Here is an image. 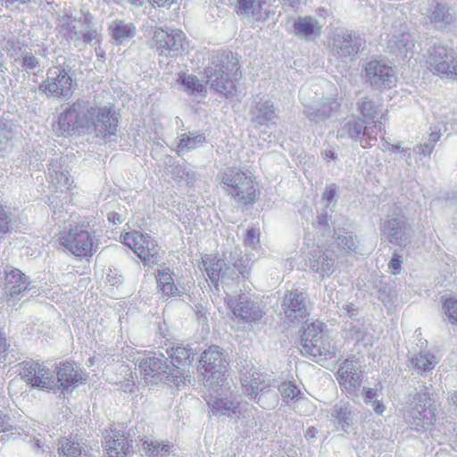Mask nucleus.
Masks as SVG:
<instances>
[{
    "label": "nucleus",
    "mask_w": 457,
    "mask_h": 457,
    "mask_svg": "<svg viewBox=\"0 0 457 457\" xmlns=\"http://www.w3.org/2000/svg\"><path fill=\"white\" fill-rule=\"evenodd\" d=\"M11 213L0 204V233L6 234L12 231Z\"/></svg>",
    "instance_id": "obj_39"
},
{
    "label": "nucleus",
    "mask_w": 457,
    "mask_h": 457,
    "mask_svg": "<svg viewBox=\"0 0 457 457\" xmlns=\"http://www.w3.org/2000/svg\"><path fill=\"white\" fill-rule=\"evenodd\" d=\"M401 263H402V262L400 261L398 255H395L391 259V261L389 262V269H390V271L392 274L396 275V274L400 273Z\"/></svg>",
    "instance_id": "obj_48"
},
{
    "label": "nucleus",
    "mask_w": 457,
    "mask_h": 457,
    "mask_svg": "<svg viewBox=\"0 0 457 457\" xmlns=\"http://www.w3.org/2000/svg\"><path fill=\"white\" fill-rule=\"evenodd\" d=\"M138 370L146 384L156 385L162 380L167 374L168 366L164 361V355L161 357L151 356L138 361Z\"/></svg>",
    "instance_id": "obj_19"
},
{
    "label": "nucleus",
    "mask_w": 457,
    "mask_h": 457,
    "mask_svg": "<svg viewBox=\"0 0 457 457\" xmlns=\"http://www.w3.org/2000/svg\"><path fill=\"white\" fill-rule=\"evenodd\" d=\"M64 439H71L72 442L78 444V445H79V443L75 441L74 439H72L71 437H63L62 438L61 440H59V443H58V450L60 449L61 447V442ZM79 448H81L80 446H79ZM80 451L82 452V449H80ZM82 454V453H80ZM78 457H91V455H87V453H85V456H81V455H79Z\"/></svg>",
    "instance_id": "obj_57"
},
{
    "label": "nucleus",
    "mask_w": 457,
    "mask_h": 457,
    "mask_svg": "<svg viewBox=\"0 0 457 457\" xmlns=\"http://www.w3.org/2000/svg\"><path fill=\"white\" fill-rule=\"evenodd\" d=\"M429 70L439 77L457 79V52L445 46H435L428 57Z\"/></svg>",
    "instance_id": "obj_12"
},
{
    "label": "nucleus",
    "mask_w": 457,
    "mask_h": 457,
    "mask_svg": "<svg viewBox=\"0 0 457 457\" xmlns=\"http://www.w3.org/2000/svg\"><path fill=\"white\" fill-rule=\"evenodd\" d=\"M170 367L165 377L168 386L180 390L191 378L194 354L183 346H173L167 351Z\"/></svg>",
    "instance_id": "obj_8"
},
{
    "label": "nucleus",
    "mask_w": 457,
    "mask_h": 457,
    "mask_svg": "<svg viewBox=\"0 0 457 457\" xmlns=\"http://www.w3.org/2000/svg\"><path fill=\"white\" fill-rule=\"evenodd\" d=\"M150 46L160 55L175 57L186 53L188 40L181 29L156 28L153 32Z\"/></svg>",
    "instance_id": "obj_9"
},
{
    "label": "nucleus",
    "mask_w": 457,
    "mask_h": 457,
    "mask_svg": "<svg viewBox=\"0 0 457 457\" xmlns=\"http://www.w3.org/2000/svg\"><path fill=\"white\" fill-rule=\"evenodd\" d=\"M293 29L295 36L313 40L321 34L322 26L312 16H303L295 21Z\"/></svg>",
    "instance_id": "obj_25"
},
{
    "label": "nucleus",
    "mask_w": 457,
    "mask_h": 457,
    "mask_svg": "<svg viewBox=\"0 0 457 457\" xmlns=\"http://www.w3.org/2000/svg\"><path fill=\"white\" fill-rule=\"evenodd\" d=\"M109 221L115 223L116 221H120V217L116 212H111L108 215Z\"/></svg>",
    "instance_id": "obj_56"
},
{
    "label": "nucleus",
    "mask_w": 457,
    "mask_h": 457,
    "mask_svg": "<svg viewBox=\"0 0 457 457\" xmlns=\"http://www.w3.org/2000/svg\"><path fill=\"white\" fill-rule=\"evenodd\" d=\"M225 357L220 347L212 345L205 350L200 359V373L210 380V389L204 395L209 407L214 412L231 416L239 412V403L227 397H220L225 392H229L227 383L228 367Z\"/></svg>",
    "instance_id": "obj_1"
},
{
    "label": "nucleus",
    "mask_w": 457,
    "mask_h": 457,
    "mask_svg": "<svg viewBox=\"0 0 457 457\" xmlns=\"http://www.w3.org/2000/svg\"><path fill=\"white\" fill-rule=\"evenodd\" d=\"M56 377L62 393H71L79 386L85 385L88 374L74 361H63L56 369Z\"/></svg>",
    "instance_id": "obj_15"
},
{
    "label": "nucleus",
    "mask_w": 457,
    "mask_h": 457,
    "mask_svg": "<svg viewBox=\"0 0 457 457\" xmlns=\"http://www.w3.org/2000/svg\"><path fill=\"white\" fill-rule=\"evenodd\" d=\"M337 155L332 150H327L324 154V158L327 162L336 159Z\"/></svg>",
    "instance_id": "obj_55"
},
{
    "label": "nucleus",
    "mask_w": 457,
    "mask_h": 457,
    "mask_svg": "<svg viewBox=\"0 0 457 457\" xmlns=\"http://www.w3.org/2000/svg\"><path fill=\"white\" fill-rule=\"evenodd\" d=\"M88 135L94 133L96 137L104 140L116 135L119 126V113L113 105L90 106Z\"/></svg>",
    "instance_id": "obj_10"
},
{
    "label": "nucleus",
    "mask_w": 457,
    "mask_h": 457,
    "mask_svg": "<svg viewBox=\"0 0 457 457\" xmlns=\"http://www.w3.org/2000/svg\"><path fill=\"white\" fill-rule=\"evenodd\" d=\"M260 241V230L257 228H249L245 233L244 243L245 245L255 246Z\"/></svg>",
    "instance_id": "obj_42"
},
{
    "label": "nucleus",
    "mask_w": 457,
    "mask_h": 457,
    "mask_svg": "<svg viewBox=\"0 0 457 457\" xmlns=\"http://www.w3.org/2000/svg\"><path fill=\"white\" fill-rule=\"evenodd\" d=\"M21 378L32 387L48 391L54 386L53 372L43 362L25 361L20 364Z\"/></svg>",
    "instance_id": "obj_14"
},
{
    "label": "nucleus",
    "mask_w": 457,
    "mask_h": 457,
    "mask_svg": "<svg viewBox=\"0 0 457 457\" xmlns=\"http://www.w3.org/2000/svg\"><path fill=\"white\" fill-rule=\"evenodd\" d=\"M412 424L418 431L431 429L436 420L435 401L428 392L418 393L412 401Z\"/></svg>",
    "instance_id": "obj_13"
},
{
    "label": "nucleus",
    "mask_w": 457,
    "mask_h": 457,
    "mask_svg": "<svg viewBox=\"0 0 457 457\" xmlns=\"http://www.w3.org/2000/svg\"><path fill=\"white\" fill-rule=\"evenodd\" d=\"M430 137H431V140H432L434 143H436V142L439 139L440 135H439V134H437V133H432V134L430 135Z\"/></svg>",
    "instance_id": "obj_60"
},
{
    "label": "nucleus",
    "mask_w": 457,
    "mask_h": 457,
    "mask_svg": "<svg viewBox=\"0 0 457 457\" xmlns=\"http://www.w3.org/2000/svg\"><path fill=\"white\" fill-rule=\"evenodd\" d=\"M346 131L352 138H367L369 141H376L381 132V124L376 120L370 121L358 117L347 122Z\"/></svg>",
    "instance_id": "obj_20"
},
{
    "label": "nucleus",
    "mask_w": 457,
    "mask_h": 457,
    "mask_svg": "<svg viewBox=\"0 0 457 457\" xmlns=\"http://www.w3.org/2000/svg\"><path fill=\"white\" fill-rule=\"evenodd\" d=\"M363 401L365 403H372L371 399L378 396L377 390L372 388H363L362 392Z\"/></svg>",
    "instance_id": "obj_50"
},
{
    "label": "nucleus",
    "mask_w": 457,
    "mask_h": 457,
    "mask_svg": "<svg viewBox=\"0 0 457 457\" xmlns=\"http://www.w3.org/2000/svg\"><path fill=\"white\" fill-rule=\"evenodd\" d=\"M245 273H246V270H245V267H243L242 270L234 271V275H231V278L232 279L237 278H239V275L244 277L245 275Z\"/></svg>",
    "instance_id": "obj_58"
},
{
    "label": "nucleus",
    "mask_w": 457,
    "mask_h": 457,
    "mask_svg": "<svg viewBox=\"0 0 457 457\" xmlns=\"http://www.w3.org/2000/svg\"><path fill=\"white\" fill-rule=\"evenodd\" d=\"M228 304L237 318L249 324H257L264 316V312L250 294H241Z\"/></svg>",
    "instance_id": "obj_16"
},
{
    "label": "nucleus",
    "mask_w": 457,
    "mask_h": 457,
    "mask_svg": "<svg viewBox=\"0 0 457 457\" xmlns=\"http://www.w3.org/2000/svg\"><path fill=\"white\" fill-rule=\"evenodd\" d=\"M144 445V449L146 451V453L150 455V456H155L157 455L160 451H166L168 452L169 451V448L170 446L169 445H162V447L161 448L160 447V445L159 444H154L152 442H144L143 444Z\"/></svg>",
    "instance_id": "obj_44"
},
{
    "label": "nucleus",
    "mask_w": 457,
    "mask_h": 457,
    "mask_svg": "<svg viewBox=\"0 0 457 457\" xmlns=\"http://www.w3.org/2000/svg\"><path fill=\"white\" fill-rule=\"evenodd\" d=\"M360 110H361L362 116L366 120H368L370 121L375 120L376 114H377L378 111H377V106L375 105V104L372 101H370L367 98H364L361 103Z\"/></svg>",
    "instance_id": "obj_38"
},
{
    "label": "nucleus",
    "mask_w": 457,
    "mask_h": 457,
    "mask_svg": "<svg viewBox=\"0 0 457 457\" xmlns=\"http://www.w3.org/2000/svg\"><path fill=\"white\" fill-rule=\"evenodd\" d=\"M77 83L69 70L58 64L47 69L46 77L38 86L39 92L47 98L70 99L73 96Z\"/></svg>",
    "instance_id": "obj_7"
},
{
    "label": "nucleus",
    "mask_w": 457,
    "mask_h": 457,
    "mask_svg": "<svg viewBox=\"0 0 457 457\" xmlns=\"http://www.w3.org/2000/svg\"><path fill=\"white\" fill-rule=\"evenodd\" d=\"M9 345L5 337L0 333V364L4 363L8 356Z\"/></svg>",
    "instance_id": "obj_46"
},
{
    "label": "nucleus",
    "mask_w": 457,
    "mask_h": 457,
    "mask_svg": "<svg viewBox=\"0 0 457 457\" xmlns=\"http://www.w3.org/2000/svg\"><path fill=\"white\" fill-rule=\"evenodd\" d=\"M430 21L441 27L452 24L454 21L453 15L444 4L437 3L430 14Z\"/></svg>",
    "instance_id": "obj_33"
},
{
    "label": "nucleus",
    "mask_w": 457,
    "mask_h": 457,
    "mask_svg": "<svg viewBox=\"0 0 457 457\" xmlns=\"http://www.w3.org/2000/svg\"><path fill=\"white\" fill-rule=\"evenodd\" d=\"M219 179L222 189L238 204L251 206L259 201L261 187L249 170L229 167L220 172Z\"/></svg>",
    "instance_id": "obj_2"
},
{
    "label": "nucleus",
    "mask_w": 457,
    "mask_h": 457,
    "mask_svg": "<svg viewBox=\"0 0 457 457\" xmlns=\"http://www.w3.org/2000/svg\"><path fill=\"white\" fill-rule=\"evenodd\" d=\"M21 67L26 71H33L40 67V62L37 58L32 54H25L21 60Z\"/></svg>",
    "instance_id": "obj_41"
},
{
    "label": "nucleus",
    "mask_w": 457,
    "mask_h": 457,
    "mask_svg": "<svg viewBox=\"0 0 457 457\" xmlns=\"http://www.w3.org/2000/svg\"><path fill=\"white\" fill-rule=\"evenodd\" d=\"M282 309L286 319L291 323L303 320L309 315L303 293L298 289L291 290L285 295Z\"/></svg>",
    "instance_id": "obj_18"
},
{
    "label": "nucleus",
    "mask_w": 457,
    "mask_h": 457,
    "mask_svg": "<svg viewBox=\"0 0 457 457\" xmlns=\"http://www.w3.org/2000/svg\"><path fill=\"white\" fill-rule=\"evenodd\" d=\"M265 4L262 0H237V13L251 14L256 21L265 20L267 12H262V6Z\"/></svg>",
    "instance_id": "obj_28"
},
{
    "label": "nucleus",
    "mask_w": 457,
    "mask_h": 457,
    "mask_svg": "<svg viewBox=\"0 0 457 457\" xmlns=\"http://www.w3.org/2000/svg\"><path fill=\"white\" fill-rule=\"evenodd\" d=\"M266 104H267V107L269 108V110L265 112L264 120H270L272 117H274L275 112H274V110L272 108V105H270L269 103H267Z\"/></svg>",
    "instance_id": "obj_54"
},
{
    "label": "nucleus",
    "mask_w": 457,
    "mask_h": 457,
    "mask_svg": "<svg viewBox=\"0 0 457 457\" xmlns=\"http://www.w3.org/2000/svg\"><path fill=\"white\" fill-rule=\"evenodd\" d=\"M245 395L252 400H255L258 393L263 391L268 386L261 379V376L258 374L257 378L246 380L243 384Z\"/></svg>",
    "instance_id": "obj_34"
},
{
    "label": "nucleus",
    "mask_w": 457,
    "mask_h": 457,
    "mask_svg": "<svg viewBox=\"0 0 457 457\" xmlns=\"http://www.w3.org/2000/svg\"><path fill=\"white\" fill-rule=\"evenodd\" d=\"M443 309L449 320L457 324V298H445L443 302Z\"/></svg>",
    "instance_id": "obj_37"
},
{
    "label": "nucleus",
    "mask_w": 457,
    "mask_h": 457,
    "mask_svg": "<svg viewBox=\"0 0 457 457\" xmlns=\"http://www.w3.org/2000/svg\"><path fill=\"white\" fill-rule=\"evenodd\" d=\"M97 33L96 30H87L81 33V39L84 43L89 44L96 38Z\"/></svg>",
    "instance_id": "obj_51"
},
{
    "label": "nucleus",
    "mask_w": 457,
    "mask_h": 457,
    "mask_svg": "<svg viewBox=\"0 0 457 457\" xmlns=\"http://www.w3.org/2000/svg\"><path fill=\"white\" fill-rule=\"evenodd\" d=\"M371 405H372V408H373V411L378 414V415H382L383 412L385 411L386 410V406L385 404L382 403V401L380 400H374L372 403H371Z\"/></svg>",
    "instance_id": "obj_52"
},
{
    "label": "nucleus",
    "mask_w": 457,
    "mask_h": 457,
    "mask_svg": "<svg viewBox=\"0 0 457 457\" xmlns=\"http://www.w3.org/2000/svg\"><path fill=\"white\" fill-rule=\"evenodd\" d=\"M5 288L12 297L17 298L28 289L29 281L20 270L13 269L6 272Z\"/></svg>",
    "instance_id": "obj_26"
},
{
    "label": "nucleus",
    "mask_w": 457,
    "mask_h": 457,
    "mask_svg": "<svg viewBox=\"0 0 457 457\" xmlns=\"http://www.w3.org/2000/svg\"><path fill=\"white\" fill-rule=\"evenodd\" d=\"M411 364L420 374L430 371L436 364V360L434 354L427 352H420L411 359Z\"/></svg>",
    "instance_id": "obj_30"
},
{
    "label": "nucleus",
    "mask_w": 457,
    "mask_h": 457,
    "mask_svg": "<svg viewBox=\"0 0 457 457\" xmlns=\"http://www.w3.org/2000/svg\"><path fill=\"white\" fill-rule=\"evenodd\" d=\"M81 451L78 444L72 442L71 439H64L61 442L59 449L60 457H78L80 455Z\"/></svg>",
    "instance_id": "obj_36"
},
{
    "label": "nucleus",
    "mask_w": 457,
    "mask_h": 457,
    "mask_svg": "<svg viewBox=\"0 0 457 457\" xmlns=\"http://www.w3.org/2000/svg\"><path fill=\"white\" fill-rule=\"evenodd\" d=\"M120 242L129 247L143 262H158L160 249L157 242L149 235L136 230L129 231L120 235Z\"/></svg>",
    "instance_id": "obj_11"
},
{
    "label": "nucleus",
    "mask_w": 457,
    "mask_h": 457,
    "mask_svg": "<svg viewBox=\"0 0 457 457\" xmlns=\"http://www.w3.org/2000/svg\"><path fill=\"white\" fill-rule=\"evenodd\" d=\"M334 261L331 258H323L322 262H317V265H313L312 268L316 272L321 274V276L329 275L332 272Z\"/></svg>",
    "instance_id": "obj_40"
},
{
    "label": "nucleus",
    "mask_w": 457,
    "mask_h": 457,
    "mask_svg": "<svg viewBox=\"0 0 457 457\" xmlns=\"http://www.w3.org/2000/svg\"><path fill=\"white\" fill-rule=\"evenodd\" d=\"M395 45L399 52L404 53L405 54L409 49H411L414 46V44L408 34H403L402 39L396 42Z\"/></svg>",
    "instance_id": "obj_43"
},
{
    "label": "nucleus",
    "mask_w": 457,
    "mask_h": 457,
    "mask_svg": "<svg viewBox=\"0 0 457 457\" xmlns=\"http://www.w3.org/2000/svg\"><path fill=\"white\" fill-rule=\"evenodd\" d=\"M59 245L75 257L90 259L98 249V239L88 224L75 223L57 235Z\"/></svg>",
    "instance_id": "obj_5"
},
{
    "label": "nucleus",
    "mask_w": 457,
    "mask_h": 457,
    "mask_svg": "<svg viewBox=\"0 0 457 457\" xmlns=\"http://www.w3.org/2000/svg\"><path fill=\"white\" fill-rule=\"evenodd\" d=\"M454 403H455V405H456V407H457V399L455 400V402H454Z\"/></svg>",
    "instance_id": "obj_61"
},
{
    "label": "nucleus",
    "mask_w": 457,
    "mask_h": 457,
    "mask_svg": "<svg viewBox=\"0 0 457 457\" xmlns=\"http://www.w3.org/2000/svg\"><path fill=\"white\" fill-rule=\"evenodd\" d=\"M278 390L283 400L286 402L296 398L301 394V390L292 381L282 382L278 386Z\"/></svg>",
    "instance_id": "obj_35"
},
{
    "label": "nucleus",
    "mask_w": 457,
    "mask_h": 457,
    "mask_svg": "<svg viewBox=\"0 0 457 457\" xmlns=\"http://www.w3.org/2000/svg\"><path fill=\"white\" fill-rule=\"evenodd\" d=\"M420 149L424 154H430L433 150V145L428 144H424L420 146Z\"/></svg>",
    "instance_id": "obj_53"
},
{
    "label": "nucleus",
    "mask_w": 457,
    "mask_h": 457,
    "mask_svg": "<svg viewBox=\"0 0 457 457\" xmlns=\"http://www.w3.org/2000/svg\"><path fill=\"white\" fill-rule=\"evenodd\" d=\"M9 133L10 131L5 128V126L0 123V152L5 148L8 141L10 140Z\"/></svg>",
    "instance_id": "obj_47"
},
{
    "label": "nucleus",
    "mask_w": 457,
    "mask_h": 457,
    "mask_svg": "<svg viewBox=\"0 0 457 457\" xmlns=\"http://www.w3.org/2000/svg\"><path fill=\"white\" fill-rule=\"evenodd\" d=\"M300 351L303 356L320 362L335 358L339 349L328 335L326 324L316 320L304 327Z\"/></svg>",
    "instance_id": "obj_4"
},
{
    "label": "nucleus",
    "mask_w": 457,
    "mask_h": 457,
    "mask_svg": "<svg viewBox=\"0 0 457 457\" xmlns=\"http://www.w3.org/2000/svg\"><path fill=\"white\" fill-rule=\"evenodd\" d=\"M114 2L120 4L123 0H113ZM131 4L141 5L143 0H128Z\"/></svg>",
    "instance_id": "obj_59"
},
{
    "label": "nucleus",
    "mask_w": 457,
    "mask_h": 457,
    "mask_svg": "<svg viewBox=\"0 0 457 457\" xmlns=\"http://www.w3.org/2000/svg\"><path fill=\"white\" fill-rule=\"evenodd\" d=\"M206 137L204 134H183L177 145L178 154H182L187 151H190L201 146L205 143Z\"/></svg>",
    "instance_id": "obj_31"
},
{
    "label": "nucleus",
    "mask_w": 457,
    "mask_h": 457,
    "mask_svg": "<svg viewBox=\"0 0 457 457\" xmlns=\"http://www.w3.org/2000/svg\"><path fill=\"white\" fill-rule=\"evenodd\" d=\"M356 363L353 360L345 359L336 373L341 391L346 395H352L362 384V371Z\"/></svg>",
    "instance_id": "obj_17"
},
{
    "label": "nucleus",
    "mask_w": 457,
    "mask_h": 457,
    "mask_svg": "<svg viewBox=\"0 0 457 457\" xmlns=\"http://www.w3.org/2000/svg\"><path fill=\"white\" fill-rule=\"evenodd\" d=\"M366 74L374 84L392 87L395 82V76L392 67L379 61H370L366 66Z\"/></svg>",
    "instance_id": "obj_22"
},
{
    "label": "nucleus",
    "mask_w": 457,
    "mask_h": 457,
    "mask_svg": "<svg viewBox=\"0 0 457 457\" xmlns=\"http://www.w3.org/2000/svg\"><path fill=\"white\" fill-rule=\"evenodd\" d=\"M360 46V43H353V36L352 33H344L335 38L336 52L340 55L346 56L357 53Z\"/></svg>",
    "instance_id": "obj_29"
},
{
    "label": "nucleus",
    "mask_w": 457,
    "mask_h": 457,
    "mask_svg": "<svg viewBox=\"0 0 457 457\" xmlns=\"http://www.w3.org/2000/svg\"><path fill=\"white\" fill-rule=\"evenodd\" d=\"M103 451L106 457H128L132 453L131 441L124 434L115 431L104 437Z\"/></svg>",
    "instance_id": "obj_21"
},
{
    "label": "nucleus",
    "mask_w": 457,
    "mask_h": 457,
    "mask_svg": "<svg viewBox=\"0 0 457 457\" xmlns=\"http://www.w3.org/2000/svg\"><path fill=\"white\" fill-rule=\"evenodd\" d=\"M179 82L185 91L191 94L204 95L206 92L205 84L203 83L195 75L182 74L179 76Z\"/></svg>",
    "instance_id": "obj_32"
},
{
    "label": "nucleus",
    "mask_w": 457,
    "mask_h": 457,
    "mask_svg": "<svg viewBox=\"0 0 457 457\" xmlns=\"http://www.w3.org/2000/svg\"><path fill=\"white\" fill-rule=\"evenodd\" d=\"M337 191L335 185L328 186L322 195V200L326 206H329L336 196Z\"/></svg>",
    "instance_id": "obj_45"
},
{
    "label": "nucleus",
    "mask_w": 457,
    "mask_h": 457,
    "mask_svg": "<svg viewBox=\"0 0 457 457\" xmlns=\"http://www.w3.org/2000/svg\"><path fill=\"white\" fill-rule=\"evenodd\" d=\"M156 288L162 299L168 300L181 295V291L175 284L173 274L169 269L158 270L155 273Z\"/></svg>",
    "instance_id": "obj_24"
},
{
    "label": "nucleus",
    "mask_w": 457,
    "mask_h": 457,
    "mask_svg": "<svg viewBox=\"0 0 457 457\" xmlns=\"http://www.w3.org/2000/svg\"><path fill=\"white\" fill-rule=\"evenodd\" d=\"M202 266L211 282L217 287L225 276L226 262L217 253H206L201 257Z\"/></svg>",
    "instance_id": "obj_23"
},
{
    "label": "nucleus",
    "mask_w": 457,
    "mask_h": 457,
    "mask_svg": "<svg viewBox=\"0 0 457 457\" xmlns=\"http://www.w3.org/2000/svg\"><path fill=\"white\" fill-rule=\"evenodd\" d=\"M204 73L211 87L225 96L236 95L237 84L243 76L237 58L229 54L217 56Z\"/></svg>",
    "instance_id": "obj_3"
},
{
    "label": "nucleus",
    "mask_w": 457,
    "mask_h": 457,
    "mask_svg": "<svg viewBox=\"0 0 457 457\" xmlns=\"http://www.w3.org/2000/svg\"><path fill=\"white\" fill-rule=\"evenodd\" d=\"M90 113L92 111L87 102L77 100L59 114L53 124L54 130L58 136H65L71 132L79 136L88 135Z\"/></svg>",
    "instance_id": "obj_6"
},
{
    "label": "nucleus",
    "mask_w": 457,
    "mask_h": 457,
    "mask_svg": "<svg viewBox=\"0 0 457 457\" xmlns=\"http://www.w3.org/2000/svg\"><path fill=\"white\" fill-rule=\"evenodd\" d=\"M158 7L170 8L174 4H179L182 0H152Z\"/></svg>",
    "instance_id": "obj_49"
},
{
    "label": "nucleus",
    "mask_w": 457,
    "mask_h": 457,
    "mask_svg": "<svg viewBox=\"0 0 457 457\" xmlns=\"http://www.w3.org/2000/svg\"><path fill=\"white\" fill-rule=\"evenodd\" d=\"M108 30L112 38L119 44L134 37L137 32L136 27L132 23L126 22L123 20L113 21L109 25Z\"/></svg>",
    "instance_id": "obj_27"
}]
</instances>
